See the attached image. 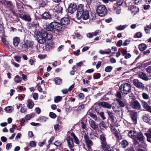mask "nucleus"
I'll return each mask as SVG.
<instances>
[{"label": "nucleus", "mask_w": 151, "mask_h": 151, "mask_svg": "<svg viewBox=\"0 0 151 151\" xmlns=\"http://www.w3.org/2000/svg\"><path fill=\"white\" fill-rule=\"evenodd\" d=\"M128 136L133 140L135 145L138 144L139 147H144L145 137L141 132L137 133L135 131L130 130L128 133Z\"/></svg>", "instance_id": "f257e3e1"}, {"label": "nucleus", "mask_w": 151, "mask_h": 151, "mask_svg": "<svg viewBox=\"0 0 151 151\" xmlns=\"http://www.w3.org/2000/svg\"><path fill=\"white\" fill-rule=\"evenodd\" d=\"M36 37L38 42L40 44L47 43L48 41L50 40L52 37V34L50 32L42 31L40 33L37 32Z\"/></svg>", "instance_id": "f03ea898"}, {"label": "nucleus", "mask_w": 151, "mask_h": 151, "mask_svg": "<svg viewBox=\"0 0 151 151\" xmlns=\"http://www.w3.org/2000/svg\"><path fill=\"white\" fill-rule=\"evenodd\" d=\"M89 17L88 11L86 10H84V6L82 4H80L78 6L76 17L79 20L82 18L83 19L86 20Z\"/></svg>", "instance_id": "7ed1b4c3"}, {"label": "nucleus", "mask_w": 151, "mask_h": 151, "mask_svg": "<svg viewBox=\"0 0 151 151\" xmlns=\"http://www.w3.org/2000/svg\"><path fill=\"white\" fill-rule=\"evenodd\" d=\"M62 27V25L60 23L57 22H52L47 26L46 29L49 31H52L54 29L55 31L59 32L61 31Z\"/></svg>", "instance_id": "20e7f679"}, {"label": "nucleus", "mask_w": 151, "mask_h": 151, "mask_svg": "<svg viewBox=\"0 0 151 151\" xmlns=\"http://www.w3.org/2000/svg\"><path fill=\"white\" fill-rule=\"evenodd\" d=\"M100 139L101 140V147L104 150L114 151V148L112 147H110L109 145H107L106 142V138L103 134L100 135Z\"/></svg>", "instance_id": "39448f33"}, {"label": "nucleus", "mask_w": 151, "mask_h": 151, "mask_svg": "<svg viewBox=\"0 0 151 151\" xmlns=\"http://www.w3.org/2000/svg\"><path fill=\"white\" fill-rule=\"evenodd\" d=\"M119 89L122 94H127L132 92L131 85L128 83H124L121 84Z\"/></svg>", "instance_id": "423d86ee"}, {"label": "nucleus", "mask_w": 151, "mask_h": 151, "mask_svg": "<svg viewBox=\"0 0 151 151\" xmlns=\"http://www.w3.org/2000/svg\"><path fill=\"white\" fill-rule=\"evenodd\" d=\"M96 12L99 16L103 17L107 14V10L104 5H101L97 7Z\"/></svg>", "instance_id": "0eeeda50"}, {"label": "nucleus", "mask_w": 151, "mask_h": 151, "mask_svg": "<svg viewBox=\"0 0 151 151\" xmlns=\"http://www.w3.org/2000/svg\"><path fill=\"white\" fill-rule=\"evenodd\" d=\"M84 139L87 146L88 148H90L91 146L93 145L92 141L90 139L89 136L86 134L84 135Z\"/></svg>", "instance_id": "6e6552de"}, {"label": "nucleus", "mask_w": 151, "mask_h": 151, "mask_svg": "<svg viewBox=\"0 0 151 151\" xmlns=\"http://www.w3.org/2000/svg\"><path fill=\"white\" fill-rule=\"evenodd\" d=\"M134 85L139 89H143L144 88V84L137 79H134L133 81Z\"/></svg>", "instance_id": "1a4fd4ad"}, {"label": "nucleus", "mask_w": 151, "mask_h": 151, "mask_svg": "<svg viewBox=\"0 0 151 151\" xmlns=\"http://www.w3.org/2000/svg\"><path fill=\"white\" fill-rule=\"evenodd\" d=\"M77 5L75 3H71L68 9V12L71 14L73 13L77 9Z\"/></svg>", "instance_id": "9d476101"}, {"label": "nucleus", "mask_w": 151, "mask_h": 151, "mask_svg": "<svg viewBox=\"0 0 151 151\" xmlns=\"http://www.w3.org/2000/svg\"><path fill=\"white\" fill-rule=\"evenodd\" d=\"M20 17L22 19L28 22H30L32 20L30 16L26 13L21 14Z\"/></svg>", "instance_id": "9b49d317"}, {"label": "nucleus", "mask_w": 151, "mask_h": 151, "mask_svg": "<svg viewBox=\"0 0 151 151\" xmlns=\"http://www.w3.org/2000/svg\"><path fill=\"white\" fill-rule=\"evenodd\" d=\"M130 116L133 123L136 124L137 122V113L136 112L132 111L130 113Z\"/></svg>", "instance_id": "f8f14e48"}, {"label": "nucleus", "mask_w": 151, "mask_h": 151, "mask_svg": "<svg viewBox=\"0 0 151 151\" xmlns=\"http://www.w3.org/2000/svg\"><path fill=\"white\" fill-rule=\"evenodd\" d=\"M89 122L90 127L94 130H97L99 129L98 124L93 120L90 119L89 120Z\"/></svg>", "instance_id": "ddd939ff"}, {"label": "nucleus", "mask_w": 151, "mask_h": 151, "mask_svg": "<svg viewBox=\"0 0 151 151\" xmlns=\"http://www.w3.org/2000/svg\"><path fill=\"white\" fill-rule=\"evenodd\" d=\"M66 140L69 148H73L74 146L73 140L70 136H68Z\"/></svg>", "instance_id": "4468645a"}, {"label": "nucleus", "mask_w": 151, "mask_h": 151, "mask_svg": "<svg viewBox=\"0 0 151 151\" xmlns=\"http://www.w3.org/2000/svg\"><path fill=\"white\" fill-rule=\"evenodd\" d=\"M132 106L134 109L139 110L140 109L141 106L137 101H135L132 103Z\"/></svg>", "instance_id": "2eb2a0df"}, {"label": "nucleus", "mask_w": 151, "mask_h": 151, "mask_svg": "<svg viewBox=\"0 0 151 151\" xmlns=\"http://www.w3.org/2000/svg\"><path fill=\"white\" fill-rule=\"evenodd\" d=\"M139 76L142 79L145 81H147L148 80V76L144 73L142 72H140L139 73Z\"/></svg>", "instance_id": "dca6fc26"}, {"label": "nucleus", "mask_w": 151, "mask_h": 151, "mask_svg": "<svg viewBox=\"0 0 151 151\" xmlns=\"http://www.w3.org/2000/svg\"><path fill=\"white\" fill-rule=\"evenodd\" d=\"M27 107L29 109H32L34 106V103L31 99H29L27 102Z\"/></svg>", "instance_id": "f3484780"}, {"label": "nucleus", "mask_w": 151, "mask_h": 151, "mask_svg": "<svg viewBox=\"0 0 151 151\" xmlns=\"http://www.w3.org/2000/svg\"><path fill=\"white\" fill-rule=\"evenodd\" d=\"M100 105L103 107H105L109 109H111L112 107V106L108 103L105 102H101L99 103Z\"/></svg>", "instance_id": "a211bd4d"}, {"label": "nucleus", "mask_w": 151, "mask_h": 151, "mask_svg": "<svg viewBox=\"0 0 151 151\" xmlns=\"http://www.w3.org/2000/svg\"><path fill=\"white\" fill-rule=\"evenodd\" d=\"M147 137V140L148 142L151 143V128H149L147 132L145 133Z\"/></svg>", "instance_id": "6ab92c4d"}, {"label": "nucleus", "mask_w": 151, "mask_h": 151, "mask_svg": "<svg viewBox=\"0 0 151 151\" xmlns=\"http://www.w3.org/2000/svg\"><path fill=\"white\" fill-rule=\"evenodd\" d=\"M60 22L62 24L67 25L69 23L70 20L67 17H64L61 19Z\"/></svg>", "instance_id": "aec40b11"}, {"label": "nucleus", "mask_w": 151, "mask_h": 151, "mask_svg": "<svg viewBox=\"0 0 151 151\" xmlns=\"http://www.w3.org/2000/svg\"><path fill=\"white\" fill-rule=\"evenodd\" d=\"M131 12L133 14H135L139 11V8L135 6H132L130 8Z\"/></svg>", "instance_id": "412c9836"}, {"label": "nucleus", "mask_w": 151, "mask_h": 151, "mask_svg": "<svg viewBox=\"0 0 151 151\" xmlns=\"http://www.w3.org/2000/svg\"><path fill=\"white\" fill-rule=\"evenodd\" d=\"M150 63L149 62H147L146 63H144L141 65H139V66L133 69V71H134L136 70L137 69L140 68L141 67H142L144 68L146 66H147L148 65L150 64Z\"/></svg>", "instance_id": "4be33fe9"}, {"label": "nucleus", "mask_w": 151, "mask_h": 151, "mask_svg": "<svg viewBox=\"0 0 151 151\" xmlns=\"http://www.w3.org/2000/svg\"><path fill=\"white\" fill-rule=\"evenodd\" d=\"M100 106L101 105H100L99 103H97L94 105L95 110L98 114L102 111Z\"/></svg>", "instance_id": "5701e85b"}, {"label": "nucleus", "mask_w": 151, "mask_h": 151, "mask_svg": "<svg viewBox=\"0 0 151 151\" xmlns=\"http://www.w3.org/2000/svg\"><path fill=\"white\" fill-rule=\"evenodd\" d=\"M142 104L144 109L147 111L151 113V106H149L145 102H142Z\"/></svg>", "instance_id": "b1692460"}, {"label": "nucleus", "mask_w": 151, "mask_h": 151, "mask_svg": "<svg viewBox=\"0 0 151 151\" xmlns=\"http://www.w3.org/2000/svg\"><path fill=\"white\" fill-rule=\"evenodd\" d=\"M142 119L144 122L146 123H149L151 124L149 122L150 120V117L147 114H145L142 117Z\"/></svg>", "instance_id": "393cba45"}, {"label": "nucleus", "mask_w": 151, "mask_h": 151, "mask_svg": "<svg viewBox=\"0 0 151 151\" xmlns=\"http://www.w3.org/2000/svg\"><path fill=\"white\" fill-rule=\"evenodd\" d=\"M19 43V39L18 37H16L13 38V44L16 47L18 46Z\"/></svg>", "instance_id": "a878e982"}, {"label": "nucleus", "mask_w": 151, "mask_h": 151, "mask_svg": "<svg viewBox=\"0 0 151 151\" xmlns=\"http://www.w3.org/2000/svg\"><path fill=\"white\" fill-rule=\"evenodd\" d=\"M54 81L55 84L57 85H60L62 83V80L59 77L55 78Z\"/></svg>", "instance_id": "bb28decb"}, {"label": "nucleus", "mask_w": 151, "mask_h": 151, "mask_svg": "<svg viewBox=\"0 0 151 151\" xmlns=\"http://www.w3.org/2000/svg\"><path fill=\"white\" fill-rule=\"evenodd\" d=\"M47 118L44 116H41L38 118L37 121L40 122H45Z\"/></svg>", "instance_id": "cd10ccee"}, {"label": "nucleus", "mask_w": 151, "mask_h": 151, "mask_svg": "<svg viewBox=\"0 0 151 151\" xmlns=\"http://www.w3.org/2000/svg\"><path fill=\"white\" fill-rule=\"evenodd\" d=\"M139 48L140 51H143L147 48V47L145 44L142 43L139 45Z\"/></svg>", "instance_id": "c85d7f7f"}, {"label": "nucleus", "mask_w": 151, "mask_h": 151, "mask_svg": "<svg viewBox=\"0 0 151 151\" xmlns=\"http://www.w3.org/2000/svg\"><path fill=\"white\" fill-rule=\"evenodd\" d=\"M42 17L45 19H50L51 18L50 15L47 12H45L42 15Z\"/></svg>", "instance_id": "c756f323"}, {"label": "nucleus", "mask_w": 151, "mask_h": 151, "mask_svg": "<svg viewBox=\"0 0 151 151\" xmlns=\"http://www.w3.org/2000/svg\"><path fill=\"white\" fill-rule=\"evenodd\" d=\"M113 111L116 113H117L120 111L121 108L120 106L118 105L112 108Z\"/></svg>", "instance_id": "7c9ffc66"}, {"label": "nucleus", "mask_w": 151, "mask_h": 151, "mask_svg": "<svg viewBox=\"0 0 151 151\" xmlns=\"http://www.w3.org/2000/svg\"><path fill=\"white\" fill-rule=\"evenodd\" d=\"M35 116V114L33 113H32L26 115L25 116V119L27 120H29L31 118H33Z\"/></svg>", "instance_id": "2f4dec72"}, {"label": "nucleus", "mask_w": 151, "mask_h": 151, "mask_svg": "<svg viewBox=\"0 0 151 151\" xmlns=\"http://www.w3.org/2000/svg\"><path fill=\"white\" fill-rule=\"evenodd\" d=\"M107 113L109 117L112 120V121H114V116L113 115V113L112 111H107Z\"/></svg>", "instance_id": "473e14b6"}, {"label": "nucleus", "mask_w": 151, "mask_h": 151, "mask_svg": "<svg viewBox=\"0 0 151 151\" xmlns=\"http://www.w3.org/2000/svg\"><path fill=\"white\" fill-rule=\"evenodd\" d=\"M14 80L15 82L19 83L21 82L22 80V78L19 76L17 75L14 78Z\"/></svg>", "instance_id": "72a5a7b5"}, {"label": "nucleus", "mask_w": 151, "mask_h": 151, "mask_svg": "<svg viewBox=\"0 0 151 151\" xmlns=\"http://www.w3.org/2000/svg\"><path fill=\"white\" fill-rule=\"evenodd\" d=\"M121 144L122 147L123 148H125L128 144V142L126 140H124L122 141L121 142Z\"/></svg>", "instance_id": "f704fd0d"}, {"label": "nucleus", "mask_w": 151, "mask_h": 151, "mask_svg": "<svg viewBox=\"0 0 151 151\" xmlns=\"http://www.w3.org/2000/svg\"><path fill=\"white\" fill-rule=\"evenodd\" d=\"M62 99L61 96H58L55 97L54 98V101L55 103H58L61 101Z\"/></svg>", "instance_id": "c9c22d12"}, {"label": "nucleus", "mask_w": 151, "mask_h": 151, "mask_svg": "<svg viewBox=\"0 0 151 151\" xmlns=\"http://www.w3.org/2000/svg\"><path fill=\"white\" fill-rule=\"evenodd\" d=\"M5 110L7 112L10 113L13 111V108L12 106H8L5 108Z\"/></svg>", "instance_id": "e433bc0d"}, {"label": "nucleus", "mask_w": 151, "mask_h": 151, "mask_svg": "<svg viewBox=\"0 0 151 151\" xmlns=\"http://www.w3.org/2000/svg\"><path fill=\"white\" fill-rule=\"evenodd\" d=\"M116 100L119 102L120 106L124 107L125 106L126 103L125 102L118 99H116Z\"/></svg>", "instance_id": "4c0bfd02"}, {"label": "nucleus", "mask_w": 151, "mask_h": 151, "mask_svg": "<svg viewBox=\"0 0 151 151\" xmlns=\"http://www.w3.org/2000/svg\"><path fill=\"white\" fill-rule=\"evenodd\" d=\"M129 57H124L122 58L120 60L121 63L125 65H127V60Z\"/></svg>", "instance_id": "58836bf2"}, {"label": "nucleus", "mask_w": 151, "mask_h": 151, "mask_svg": "<svg viewBox=\"0 0 151 151\" xmlns=\"http://www.w3.org/2000/svg\"><path fill=\"white\" fill-rule=\"evenodd\" d=\"M126 27V25H120L119 26L116 27V28L118 30H122L125 28Z\"/></svg>", "instance_id": "ea45409f"}, {"label": "nucleus", "mask_w": 151, "mask_h": 151, "mask_svg": "<svg viewBox=\"0 0 151 151\" xmlns=\"http://www.w3.org/2000/svg\"><path fill=\"white\" fill-rule=\"evenodd\" d=\"M100 128H106L107 126H106V124L105 122L102 121L100 124Z\"/></svg>", "instance_id": "a19ab883"}, {"label": "nucleus", "mask_w": 151, "mask_h": 151, "mask_svg": "<svg viewBox=\"0 0 151 151\" xmlns=\"http://www.w3.org/2000/svg\"><path fill=\"white\" fill-rule=\"evenodd\" d=\"M113 69V67L111 66H107L105 69V71L107 72H111Z\"/></svg>", "instance_id": "79ce46f5"}, {"label": "nucleus", "mask_w": 151, "mask_h": 151, "mask_svg": "<svg viewBox=\"0 0 151 151\" xmlns=\"http://www.w3.org/2000/svg\"><path fill=\"white\" fill-rule=\"evenodd\" d=\"M27 46L29 47L32 48L33 45H34V42L33 41H28L26 44Z\"/></svg>", "instance_id": "37998d69"}, {"label": "nucleus", "mask_w": 151, "mask_h": 151, "mask_svg": "<svg viewBox=\"0 0 151 151\" xmlns=\"http://www.w3.org/2000/svg\"><path fill=\"white\" fill-rule=\"evenodd\" d=\"M2 41L5 46H6L8 45V42L6 40V38L5 36H4L2 37Z\"/></svg>", "instance_id": "c03bdc74"}, {"label": "nucleus", "mask_w": 151, "mask_h": 151, "mask_svg": "<svg viewBox=\"0 0 151 151\" xmlns=\"http://www.w3.org/2000/svg\"><path fill=\"white\" fill-rule=\"evenodd\" d=\"M111 52V50H109V51L107 52L106 51L103 50H100L99 52L101 54H109Z\"/></svg>", "instance_id": "a18cd8bd"}, {"label": "nucleus", "mask_w": 151, "mask_h": 151, "mask_svg": "<svg viewBox=\"0 0 151 151\" xmlns=\"http://www.w3.org/2000/svg\"><path fill=\"white\" fill-rule=\"evenodd\" d=\"M49 115L50 116L52 119L55 118L57 116L53 112H50Z\"/></svg>", "instance_id": "49530a36"}, {"label": "nucleus", "mask_w": 151, "mask_h": 151, "mask_svg": "<svg viewBox=\"0 0 151 151\" xmlns=\"http://www.w3.org/2000/svg\"><path fill=\"white\" fill-rule=\"evenodd\" d=\"M27 109L26 108V106H24L22 107L20 109V112L21 113H24L26 112Z\"/></svg>", "instance_id": "de8ad7c7"}, {"label": "nucleus", "mask_w": 151, "mask_h": 151, "mask_svg": "<svg viewBox=\"0 0 151 151\" xmlns=\"http://www.w3.org/2000/svg\"><path fill=\"white\" fill-rule=\"evenodd\" d=\"M123 42L121 40H119L118 41L116 44V46L117 47H119L123 45Z\"/></svg>", "instance_id": "09e8293b"}, {"label": "nucleus", "mask_w": 151, "mask_h": 151, "mask_svg": "<svg viewBox=\"0 0 151 151\" xmlns=\"http://www.w3.org/2000/svg\"><path fill=\"white\" fill-rule=\"evenodd\" d=\"M29 145L31 147H35L36 146V143L34 141H31L30 142Z\"/></svg>", "instance_id": "8fccbe9b"}, {"label": "nucleus", "mask_w": 151, "mask_h": 151, "mask_svg": "<svg viewBox=\"0 0 151 151\" xmlns=\"http://www.w3.org/2000/svg\"><path fill=\"white\" fill-rule=\"evenodd\" d=\"M142 95L143 98L145 99H148L149 98L148 95L146 93H143Z\"/></svg>", "instance_id": "3c124183"}, {"label": "nucleus", "mask_w": 151, "mask_h": 151, "mask_svg": "<svg viewBox=\"0 0 151 151\" xmlns=\"http://www.w3.org/2000/svg\"><path fill=\"white\" fill-rule=\"evenodd\" d=\"M130 41L128 39L126 40L123 43V45L124 46H127L130 43Z\"/></svg>", "instance_id": "603ef678"}, {"label": "nucleus", "mask_w": 151, "mask_h": 151, "mask_svg": "<svg viewBox=\"0 0 151 151\" xmlns=\"http://www.w3.org/2000/svg\"><path fill=\"white\" fill-rule=\"evenodd\" d=\"M102 119L103 120L106 119V117L104 116V113L102 111L98 114Z\"/></svg>", "instance_id": "864d4df0"}, {"label": "nucleus", "mask_w": 151, "mask_h": 151, "mask_svg": "<svg viewBox=\"0 0 151 151\" xmlns=\"http://www.w3.org/2000/svg\"><path fill=\"white\" fill-rule=\"evenodd\" d=\"M114 134L115 136L116 137L117 140H119L120 139V137L119 135V133H117L116 132H114Z\"/></svg>", "instance_id": "5fc2aeb1"}, {"label": "nucleus", "mask_w": 151, "mask_h": 151, "mask_svg": "<svg viewBox=\"0 0 151 151\" xmlns=\"http://www.w3.org/2000/svg\"><path fill=\"white\" fill-rule=\"evenodd\" d=\"M101 76V75L99 73H96V75L93 76V78L94 79H97L99 78Z\"/></svg>", "instance_id": "6e6d98bb"}, {"label": "nucleus", "mask_w": 151, "mask_h": 151, "mask_svg": "<svg viewBox=\"0 0 151 151\" xmlns=\"http://www.w3.org/2000/svg\"><path fill=\"white\" fill-rule=\"evenodd\" d=\"M116 97L118 99H118L119 100H120L122 98V96L121 93L119 92H118L116 93Z\"/></svg>", "instance_id": "4d7b16f0"}, {"label": "nucleus", "mask_w": 151, "mask_h": 151, "mask_svg": "<svg viewBox=\"0 0 151 151\" xmlns=\"http://www.w3.org/2000/svg\"><path fill=\"white\" fill-rule=\"evenodd\" d=\"M79 98L80 99L82 100L83 99L84 97V95L83 93H81L78 94Z\"/></svg>", "instance_id": "13d9d810"}, {"label": "nucleus", "mask_w": 151, "mask_h": 151, "mask_svg": "<svg viewBox=\"0 0 151 151\" xmlns=\"http://www.w3.org/2000/svg\"><path fill=\"white\" fill-rule=\"evenodd\" d=\"M90 116L95 120H96L97 119L96 116L93 113L90 114Z\"/></svg>", "instance_id": "bf43d9fd"}, {"label": "nucleus", "mask_w": 151, "mask_h": 151, "mask_svg": "<svg viewBox=\"0 0 151 151\" xmlns=\"http://www.w3.org/2000/svg\"><path fill=\"white\" fill-rule=\"evenodd\" d=\"M127 150L128 151H135L133 146L132 145H131L128 148Z\"/></svg>", "instance_id": "052dcab7"}, {"label": "nucleus", "mask_w": 151, "mask_h": 151, "mask_svg": "<svg viewBox=\"0 0 151 151\" xmlns=\"http://www.w3.org/2000/svg\"><path fill=\"white\" fill-rule=\"evenodd\" d=\"M60 126L58 124H56L54 125V128L55 131L59 130Z\"/></svg>", "instance_id": "680f3d73"}, {"label": "nucleus", "mask_w": 151, "mask_h": 151, "mask_svg": "<svg viewBox=\"0 0 151 151\" xmlns=\"http://www.w3.org/2000/svg\"><path fill=\"white\" fill-rule=\"evenodd\" d=\"M25 95L23 94H22L20 96L18 97V99L19 101H22L24 98Z\"/></svg>", "instance_id": "e2e57ef3"}, {"label": "nucleus", "mask_w": 151, "mask_h": 151, "mask_svg": "<svg viewBox=\"0 0 151 151\" xmlns=\"http://www.w3.org/2000/svg\"><path fill=\"white\" fill-rule=\"evenodd\" d=\"M32 97L35 100H37L38 98V94L36 93H35L33 94Z\"/></svg>", "instance_id": "0e129e2a"}, {"label": "nucleus", "mask_w": 151, "mask_h": 151, "mask_svg": "<svg viewBox=\"0 0 151 151\" xmlns=\"http://www.w3.org/2000/svg\"><path fill=\"white\" fill-rule=\"evenodd\" d=\"M101 32V31L99 30H98L96 31L95 32H93V36H96L98 35H99Z\"/></svg>", "instance_id": "69168bd1"}, {"label": "nucleus", "mask_w": 151, "mask_h": 151, "mask_svg": "<svg viewBox=\"0 0 151 151\" xmlns=\"http://www.w3.org/2000/svg\"><path fill=\"white\" fill-rule=\"evenodd\" d=\"M74 140V142L75 143L77 144H78L79 143V140L77 137H76L73 138Z\"/></svg>", "instance_id": "338daca9"}, {"label": "nucleus", "mask_w": 151, "mask_h": 151, "mask_svg": "<svg viewBox=\"0 0 151 151\" xmlns=\"http://www.w3.org/2000/svg\"><path fill=\"white\" fill-rule=\"evenodd\" d=\"M146 70L147 73H151V65L148 67L147 68Z\"/></svg>", "instance_id": "774afa93"}]
</instances>
